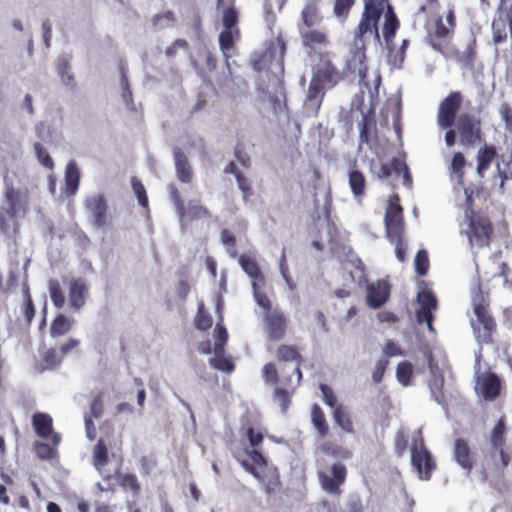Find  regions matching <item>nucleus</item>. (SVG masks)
Listing matches in <instances>:
<instances>
[{
	"instance_id": "nucleus-1",
	"label": "nucleus",
	"mask_w": 512,
	"mask_h": 512,
	"mask_svg": "<svg viewBox=\"0 0 512 512\" xmlns=\"http://www.w3.org/2000/svg\"><path fill=\"white\" fill-rule=\"evenodd\" d=\"M387 0H364V11L357 29L354 32V41L351 55L346 60L344 72L356 73L359 79L366 77L365 42L363 37L370 33L376 41H380L378 22L384 11Z\"/></svg>"
},
{
	"instance_id": "nucleus-2",
	"label": "nucleus",
	"mask_w": 512,
	"mask_h": 512,
	"mask_svg": "<svg viewBox=\"0 0 512 512\" xmlns=\"http://www.w3.org/2000/svg\"><path fill=\"white\" fill-rule=\"evenodd\" d=\"M247 454L251 459L252 464L247 461H243V467L257 479L265 482L269 491L274 490L278 482L276 468L270 466L266 458L258 450L253 449L251 451H247Z\"/></svg>"
},
{
	"instance_id": "nucleus-3",
	"label": "nucleus",
	"mask_w": 512,
	"mask_h": 512,
	"mask_svg": "<svg viewBox=\"0 0 512 512\" xmlns=\"http://www.w3.org/2000/svg\"><path fill=\"white\" fill-rule=\"evenodd\" d=\"M4 199L1 209L10 218H21L27 211V199L19 189L14 186L13 179L6 174L4 176Z\"/></svg>"
},
{
	"instance_id": "nucleus-4",
	"label": "nucleus",
	"mask_w": 512,
	"mask_h": 512,
	"mask_svg": "<svg viewBox=\"0 0 512 512\" xmlns=\"http://www.w3.org/2000/svg\"><path fill=\"white\" fill-rule=\"evenodd\" d=\"M473 305L476 319L471 320V327L475 339L479 344H488L492 341L491 335L495 330L496 323L485 304L474 301Z\"/></svg>"
},
{
	"instance_id": "nucleus-5",
	"label": "nucleus",
	"mask_w": 512,
	"mask_h": 512,
	"mask_svg": "<svg viewBox=\"0 0 512 512\" xmlns=\"http://www.w3.org/2000/svg\"><path fill=\"white\" fill-rule=\"evenodd\" d=\"M460 143L464 147H473L483 141L481 131V120L479 117L464 113L456 121Z\"/></svg>"
},
{
	"instance_id": "nucleus-6",
	"label": "nucleus",
	"mask_w": 512,
	"mask_h": 512,
	"mask_svg": "<svg viewBox=\"0 0 512 512\" xmlns=\"http://www.w3.org/2000/svg\"><path fill=\"white\" fill-rule=\"evenodd\" d=\"M412 466L421 480H429L436 469V462L432 454L424 446L423 439L415 440L411 447Z\"/></svg>"
},
{
	"instance_id": "nucleus-7",
	"label": "nucleus",
	"mask_w": 512,
	"mask_h": 512,
	"mask_svg": "<svg viewBox=\"0 0 512 512\" xmlns=\"http://www.w3.org/2000/svg\"><path fill=\"white\" fill-rule=\"evenodd\" d=\"M462 100V94L459 91H454L440 102L437 124L441 129H448L454 125Z\"/></svg>"
},
{
	"instance_id": "nucleus-8",
	"label": "nucleus",
	"mask_w": 512,
	"mask_h": 512,
	"mask_svg": "<svg viewBox=\"0 0 512 512\" xmlns=\"http://www.w3.org/2000/svg\"><path fill=\"white\" fill-rule=\"evenodd\" d=\"M84 206L92 224L98 229H106L108 205L105 197L101 194L89 195L85 199Z\"/></svg>"
},
{
	"instance_id": "nucleus-9",
	"label": "nucleus",
	"mask_w": 512,
	"mask_h": 512,
	"mask_svg": "<svg viewBox=\"0 0 512 512\" xmlns=\"http://www.w3.org/2000/svg\"><path fill=\"white\" fill-rule=\"evenodd\" d=\"M402 207L399 204L398 195L394 194L389 199V205L386 209L384 222L386 228V236L399 239V234H403L404 224L402 217Z\"/></svg>"
},
{
	"instance_id": "nucleus-10",
	"label": "nucleus",
	"mask_w": 512,
	"mask_h": 512,
	"mask_svg": "<svg viewBox=\"0 0 512 512\" xmlns=\"http://www.w3.org/2000/svg\"><path fill=\"white\" fill-rule=\"evenodd\" d=\"M264 328L267 337L272 341L281 340L286 332L287 318L279 308L262 313Z\"/></svg>"
},
{
	"instance_id": "nucleus-11",
	"label": "nucleus",
	"mask_w": 512,
	"mask_h": 512,
	"mask_svg": "<svg viewBox=\"0 0 512 512\" xmlns=\"http://www.w3.org/2000/svg\"><path fill=\"white\" fill-rule=\"evenodd\" d=\"M311 79L316 80L318 85L324 86V89H331L337 85L342 76L329 59L321 58L313 69Z\"/></svg>"
},
{
	"instance_id": "nucleus-12",
	"label": "nucleus",
	"mask_w": 512,
	"mask_h": 512,
	"mask_svg": "<svg viewBox=\"0 0 512 512\" xmlns=\"http://www.w3.org/2000/svg\"><path fill=\"white\" fill-rule=\"evenodd\" d=\"M505 423L502 419H499L494 426L491 434L490 445L492 449L491 458L493 464L499 468H505L508 465V456L504 454V435H505Z\"/></svg>"
},
{
	"instance_id": "nucleus-13",
	"label": "nucleus",
	"mask_w": 512,
	"mask_h": 512,
	"mask_svg": "<svg viewBox=\"0 0 512 512\" xmlns=\"http://www.w3.org/2000/svg\"><path fill=\"white\" fill-rule=\"evenodd\" d=\"M322 488L330 494H340V486L346 479V467L341 463H334L330 472H319Z\"/></svg>"
},
{
	"instance_id": "nucleus-14",
	"label": "nucleus",
	"mask_w": 512,
	"mask_h": 512,
	"mask_svg": "<svg viewBox=\"0 0 512 512\" xmlns=\"http://www.w3.org/2000/svg\"><path fill=\"white\" fill-rule=\"evenodd\" d=\"M392 174L397 177H402L403 185L408 190L412 188L413 180L409 172V168L404 160L400 158H393L390 163L382 164L379 172L377 173V177L388 178Z\"/></svg>"
},
{
	"instance_id": "nucleus-15",
	"label": "nucleus",
	"mask_w": 512,
	"mask_h": 512,
	"mask_svg": "<svg viewBox=\"0 0 512 512\" xmlns=\"http://www.w3.org/2000/svg\"><path fill=\"white\" fill-rule=\"evenodd\" d=\"M325 93L326 89H324V86L318 85L316 80H310L303 104L304 112L307 117H314L317 115Z\"/></svg>"
},
{
	"instance_id": "nucleus-16",
	"label": "nucleus",
	"mask_w": 512,
	"mask_h": 512,
	"mask_svg": "<svg viewBox=\"0 0 512 512\" xmlns=\"http://www.w3.org/2000/svg\"><path fill=\"white\" fill-rule=\"evenodd\" d=\"M469 229L467 236L470 244L473 245V239L478 247L488 244V239L492 233V227L486 219L474 218L469 219Z\"/></svg>"
},
{
	"instance_id": "nucleus-17",
	"label": "nucleus",
	"mask_w": 512,
	"mask_h": 512,
	"mask_svg": "<svg viewBox=\"0 0 512 512\" xmlns=\"http://www.w3.org/2000/svg\"><path fill=\"white\" fill-rule=\"evenodd\" d=\"M390 295L389 284L385 280H377L367 286L366 301L370 308L378 309L385 304Z\"/></svg>"
},
{
	"instance_id": "nucleus-18",
	"label": "nucleus",
	"mask_w": 512,
	"mask_h": 512,
	"mask_svg": "<svg viewBox=\"0 0 512 512\" xmlns=\"http://www.w3.org/2000/svg\"><path fill=\"white\" fill-rule=\"evenodd\" d=\"M68 288L69 304L74 310L78 311L86 303V298L89 290L88 284L84 278L77 277L69 282Z\"/></svg>"
},
{
	"instance_id": "nucleus-19",
	"label": "nucleus",
	"mask_w": 512,
	"mask_h": 512,
	"mask_svg": "<svg viewBox=\"0 0 512 512\" xmlns=\"http://www.w3.org/2000/svg\"><path fill=\"white\" fill-rule=\"evenodd\" d=\"M454 461L469 475L473 470V453L468 442L462 438L454 441L452 451Z\"/></svg>"
},
{
	"instance_id": "nucleus-20",
	"label": "nucleus",
	"mask_w": 512,
	"mask_h": 512,
	"mask_svg": "<svg viewBox=\"0 0 512 512\" xmlns=\"http://www.w3.org/2000/svg\"><path fill=\"white\" fill-rule=\"evenodd\" d=\"M428 366L431 372V379L429 382L431 397L436 403L444 407L445 397L442 391L444 378L440 373V370L437 367V365L433 363V359L431 356L428 357Z\"/></svg>"
},
{
	"instance_id": "nucleus-21",
	"label": "nucleus",
	"mask_w": 512,
	"mask_h": 512,
	"mask_svg": "<svg viewBox=\"0 0 512 512\" xmlns=\"http://www.w3.org/2000/svg\"><path fill=\"white\" fill-rule=\"evenodd\" d=\"M221 91L231 98L243 94L247 89V83L241 77H234L227 66V74L218 82Z\"/></svg>"
},
{
	"instance_id": "nucleus-22",
	"label": "nucleus",
	"mask_w": 512,
	"mask_h": 512,
	"mask_svg": "<svg viewBox=\"0 0 512 512\" xmlns=\"http://www.w3.org/2000/svg\"><path fill=\"white\" fill-rule=\"evenodd\" d=\"M500 388V379L493 373L486 374L477 379V390L485 400H494L500 394Z\"/></svg>"
},
{
	"instance_id": "nucleus-23",
	"label": "nucleus",
	"mask_w": 512,
	"mask_h": 512,
	"mask_svg": "<svg viewBox=\"0 0 512 512\" xmlns=\"http://www.w3.org/2000/svg\"><path fill=\"white\" fill-rule=\"evenodd\" d=\"M278 357L285 361V362H294L295 363V366H293L291 369L289 367V365H284V367L282 368V372L284 373L285 370H287V372L289 373L291 371L292 374H296L297 375V378H296V386H298L301 382V379H302V372L300 370V360H301V355L291 346H287V345H281L279 348H278Z\"/></svg>"
},
{
	"instance_id": "nucleus-24",
	"label": "nucleus",
	"mask_w": 512,
	"mask_h": 512,
	"mask_svg": "<svg viewBox=\"0 0 512 512\" xmlns=\"http://www.w3.org/2000/svg\"><path fill=\"white\" fill-rule=\"evenodd\" d=\"M173 154L177 178L183 183H190L192 180V171L187 156L179 148H174Z\"/></svg>"
},
{
	"instance_id": "nucleus-25",
	"label": "nucleus",
	"mask_w": 512,
	"mask_h": 512,
	"mask_svg": "<svg viewBox=\"0 0 512 512\" xmlns=\"http://www.w3.org/2000/svg\"><path fill=\"white\" fill-rule=\"evenodd\" d=\"M387 11L385 13V22L383 26V38L385 40L387 49H390V44H393V38L399 28V21L393 8L390 4H386Z\"/></svg>"
},
{
	"instance_id": "nucleus-26",
	"label": "nucleus",
	"mask_w": 512,
	"mask_h": 512,
	"mask_svg": "<svg viewBox=\"0 0 512 512\" xmlns=\"http://www.w3.org/2000/svg\"><path fill=\"white\" fill-rule=\"evenodd\" d=\"M496 156L497 153L494 146H488L485 144L481 149H479L476 156V171L478 176L483 177L484 172L491 166Z\"/></svg>"
},
{
	"instance_id": "nucleus-27",
	"label": "nucleus",
	"mask_w": 512,
	"mask_h": 512,
	"mask_svg": "<svg viewBox=\"0 0 512 512\" xmlns=\"http://www.w3.org/2000/svg\"><path fill=\"white\" fill-rule=\"evenodd\" d=\"M212 217L211 212L202 205L199 199H191L187 207L185 208V222L187 220H199V219H210ZM186 223L182 228H185Z\"/></svg>"
},
{
	"instance_id": "nucleus-28",
	"label": "nucleus",
	"mask_w": 512,
	"mask_h": 512,
	"mask_svg": "<svg viewBox=\"0 0 512 512\" xmlns=\"http://www.w3.org/2000/svg\"><path fill=\"white\" fill-rule=\"evenodd\" d=\"M452 29L445 26L442 18H438L435 25V30L428 36V43L435 51H441L444 41L450 34Z\"/></svg>"
},
{
	"instance_id": "nucleus-29",
	"label": "nucleus",
	"mask_w": 512,
	"mask_h": 512,
	"mask_svg": "<svg viewBox=\"0 0 512 512\" xmlns=\"http://www.w3.org/2000/svg\"><path fill=\"white\" fill-rule=\"evenodd\" d=\"M239 264L243 271L252 279V281H257L264 285L265 278L261 272V269L257 262L246 255L239 256Z\"/></svg>"
},
{
	"instance_id": "nucleus-30",
	"label": "nucleus",
	"mask_w": 512,
	"mask_h": 512,
	"mask_svg": "<svg viewBox=\"0 0 512 512\" xmlns=\"http://www.w3.org/2000/svg\"><path fill=\"white\" fill-rule=\"evenodd\" d=\"M80 183V171L75 161H70L65 170L66 193L74 195Z\"/></svg>"
},
{
	"instance_id": "nucleus-31",
	"label": "nucleus",
	"mask_w": 512,
	"mask_h": 512,
	"mask_svg": "<svg viewBox=\"0 0 512 512\" xmlns=\"http://www.w3.org/2000/svg\"><path fill=\"white\" fill-rule=\"evenodd\" d=\"M35 432L43 439H47L52 434V418L45 413L37 412L32 418Z\"/></svg>"
},
{
	"instance_id": "nucleus-32",
	"label": "nucleus",
	"mask_w": 512,
	"mask_h": 512,
	"mask_svg": "<svg viewBox=\"0 0 512 512\" xmlns=\"http://www.w3.org/2000/svg\"><path fill=\"white\" fill-rule=\"evenodd\" d=\"M501 164L505 165L509 169H512V149L508 150L506 153L501 154L498 157V161H497V164H496L497 174H498V176L501 179L499 188H500V191L503 193L504 192L505 181L507 179H509V178H512V173L511 172L507 173L501 167Z\"/></svg>"
},
{
	"instance_id": "nucleus-33",
	"label": "nucleus",
	"mask_w": 512,
	"mask_h": 512,
	"mask_svg": "<svg viewBox=\"0 0 512 512\" xmlns=\"http://www.w3.org/2000/svg\"><path fill=\"white\" fill-rule=\"evenodd\" d=\"M311 421L319 437L324 438L328 434V424L325 415L318 404H313L311 409Z\"/></svg>"
},
{
	"instance_id": "nucleus-34",
	"label": "nucleus",
	"mask_w": 512,
	"mask_h": 512,
	"mask_svg": "<svg viewBox=\"0 0 512 512\" xmlns=\"http://www.w3.org/2000/svg\"><path fill=\"white\" fill-rule=\"evenodd\" d=\"M107 460L108 450L103 440L100 439L93 450V464L101 474H103V468L107 464Z\"/></svg>"
},
{
	"instance_id": "nucleus-35",
	"label": "nucleus",
	"mask_w": 512,
	"mask_h": 512,
	"mask_svg": "<svg viewBox=\"0 0 512 512\" xmlns=\"http://www.w3.org/2000/svg\"><path fill=\"white\" fill-rule=\"evenodd\" d=\"M72 320L63 314H59L52 322L50 334L52 337L61 336L69 332Z\"/></svg>"
},
{
	"instance_id": "nucleus-36",
	"label": "nucleus",
	"mask_w": 512,
	"mask_h": 512,
	"mask_svg": "<svg viewBox=\"0 0 512 512\" xmlns=\"http://www.w3.org/2000/svg\"><path fill=\"white\" fill-rule=\"evenodd\" d=\"M349 185L354 196L362 195L366 186V179L363 173L358 170H352L349 173Z\"/></svg>"
},
{
	"instance_id": "nucleus-37",
	"label": "nucleus",
	"mask_w": 512,
	"mask_h": 512,
	"mask_svg": "<svg viewBox=\"0 0 512 512\" xmlns=\"http://www.w3.org/2000/svg\"><path fill=\"white\" fill-rule=\"evenodd\" d=\"M333 418L335 423L344 431L353 433V424L348 413L344 410L342 405H338L333 411Z\"/></svg>"
},
{
	"instance_id": "nucleus-38",
	"label": "nucleus",
	"mask_w": 512,
	"mask_h": 512,
	"mask_svg": "<svg viewBox=\"0 0 512 512\" xmlns=\"http://www.w3.org/2000/svg\"><path fill=\"white\" fill-rule=\"evenodd\" d=\"M210 365L219 371L231 373L235 366L229 357H226L224 353H214V356L209 360Z\"/></svg>"
},
{
	"instance_id": "nucleus-39",
	"label": "nucleus",
	"mask_w": 512,
	"mask_h": 512,
	"mask_svg": "<svg viewBox=\"0 0 512 512\" xmlns=\"http://www.w3.org/2000/svg\"><path fill=\"white\" fill-rule=\"evenodd\" d=\"M48 288L53 305L58 309L62 308L65 304V295L60 283L57 280H50Z\"/></svg>"
},
{
	"instance_id": "nucleus-40",
	"label": "nucleus",
	"mask_w": 512,
	"mask_h": 512,
	"mask_svg": "<svg viewBox=\"0 0 512 512\" xmlns=\"http://www.w3.org/2000/svg\"><path fill=\"white\" fill-rule=\"evenodd\" d=\"M118 482L125 491L132 495H137L140 491V485L134 474H120L117 472Z\"/></svg>"
},
{
	"instance_id": "nucleus-41",
	"label": "nucleus",
	"mask_w": 512,
	"mask_h": 512,
	"mask_svg": "<svg viewBox=\"0 0 512 512\" xmlns=\"http://www.w3.org/2000/svg\"><path fill=\"white\" fill-rule=\"evenodd\" d=\"M374 127L373 120L367 115H363L361 121L358 123L359 129V140L360 144L370 145V138L372 134V128Z\"/></svg>"
},
{
	"instance_id": "nucleus-42",
	"label": "nucleus",
	"mask_w": 512,
	"mask_h": 512,
	"mask_svg": "<svg viewBox=\"0 0 512 512\" xmlns=\"http://www.w3.org/2000/svg\"><path fill=\"white\" fill-rule=\"evenodd\" d=\"M261 283L257 281H252V289H253V298L257 305L265 311H272L271 301L268 296L260 289Z\"/></svg>"
},
{
	"instance_id": "nucleus-43",
	"label": "nucleus",
	"mask_w": 512,
	"mask_h": 512,
	"mask_svg": "<svg viewBox=\"0 0 512 512\" xmlns=\"http://www.w3.org/2000/svg\"><path fill=\"white\" fill-rule=\"evenodd\" d=\"M169 196H170L171 201L174 204V207H175L177 216L179 217L181 226H184V224H185V205L180 197L178 189L173 184H171L169 186Z\"/></svg>"
},
{
	"instance_id": "nucleus-44",
	"label": "nucleus",
	"mask_w": 512,
	"mask_h": 512,
	"mask_svg": "<svg viewBox=\"0 0 512 512\" xmlns=\"http://www.w3.org/2000/svg\"><path fill=\"white\" fill-rule=\"evenodd\" d=\"M413 367L409 362H400L397 366L396 377L403 386H408L412 377Z\"/></svg>"
},
{
	"instance_id": "nucleus-45",
	"label": "nucleus",
	"mask_w": 512,
	"mask_h": 512,
	"mask_svg": "<svg viewBox=\"0 0 512 512\" xmlns=\"http://www.w3.org/2000/svg\"><path fill=\"white\" fill-rule=\"evenodd\" d=\"M301 34L304 45L312 48L316 45L324 44L326 41L325 34L317 30L301 31Z\"/></svg>"
},
{
	"instance_id": "nucleus-46",
	"label": "nucleus",
	"mask_w": 512,
	"mask_h": 512,
	"mask_svg": "<svg viewBox=\"0 0 512 512\" xmlns=\"http://www.w3.org/2000/svg\"><path fill=\"white\" fill-rule=\"evenodd\" d=\"M415 271L419 276H425L429 269V259L426 250H419L414 257Z\"/></svg>"
},
{
	"instance_id": "nucleus-47",
	"label": "nucleus",
	"mask_w": 512,
	"mask_h": 512,
	"mask_svg": "<svg viewBox=\"0 0 512 512\" xmlns=\"http://www.w3.org/2000/svg\"><path fill=\"white\" fill-rule=\"evenodd\" d=\"M303 23L306 27L310 28L317 24V8L314 3H308L301 13Z\"/></svg>"
},
{
	"instance_id": "nucleus-48",
	"label": "nucleus",
	"mask_w": 512,
	"mask_h": 512,
	"mask_svg": "<svg viewBox=\"0 0 512 512\" xmlns=\"http://www.w3.org/2000/svg\"><path fill=\"white\" fill-rule=\"evenodd\" d=\"M223 26L227 31H233L238 34L239 30L236 27L238 22V15L234 8H227L223 12Z\"/></svg>"
},
{
	"instance_id": "nucleus-49",
	"label": "nucleus",
	"mask_w": 512,
	"mask_h": 512,
	"mask_svg": "<svg viewBox=\"0 0 512 512\" xmlns=\"http://www.w3.org/2000/svg\"><path fill=\"white\" fill-rule=\"evenodd\" d=\"M57 71L65 85H71L73 83V73L71 65L67 59H60L57 64Z\"/></svg>"
},
{
	"instance_id": "nucleus-50",
	"label": "nucleus",
	"mask_w": 512,
	"mask_h": 512,
	"mask_svg": "<svg viewBox=\"0 0 512 512\" xmlns=\"http://www.w3.org/2000/svg\"><path fill=\"white\" fill-rule=\"evenodd\" d=\"M417 301L420 304V308L434 310L437 308V300L431 291H422L417 294Z\"/></svg>"
},
{
	"instance_id": "nucleus-51",
	"label": "nucleus",
	"mask_w": 512,
	"mask_h": 512,
	"mask_svg": "<svg viewBox=\"0 0 512 512\" xmlns=\"http://www.w3.org/2000/svg\"><path fill=\"white\" fill-rule=\"evenodd\" d=\"M34 152L36 154L37 159L44 167H46L47 169L54 168V162L52 158L50 157L46 148L41 143L34 144Z\"/></svg>"
},
{
	"instance_id": "nucleus-52",
	"label": "nucleus",
	"mask_w": 512,
	"mask_h": 512,
	"mask_svg": "<svg viewBox=\"0 0 512 512\" xmlns=\"http://www.w3.org/2000/svg\"><path fill=\"white\" fill-rule=\"evenodd\" d=\"M215 343L213 351L214 353H224V346L228 339V333L227 330L221 326L217 325L215 328Z\"/></svg>"
},
{
	"instance_id": "nucleus-53",
	"label": "nucleus",
	"mask_w": 512,
	"mask_h": 512,
	"mask_svg": "<svg viewBox=\"0 0 512 512\" xmlns=\"http://www.w3.org/2000/svg\"><path fill=\"white\" fill-rule=\"evenodd\" d=\"M493 41L498 45L506 39V24L504 20L494 21L492 23Z\"/></svg>"
},
{
	"instance_id": "nucleus-54",
	"label": "nucleus",
	"mask_w": 512,
	"mask_h": 512,
	"mask_svg": "<svg viewBox=\"0 0 512 512\" xmlns=\"http://www.w3.org/2000/svg\"><path fill=\"white\" fill-rule=\"evenodd\" d=\"M274 400L281 406V411L284 413L289 408L291 397L285 389L276 387L274 391Z\"/></svg>"
},
{
	"instance_id": "nucleus-55",
	"label": "nucleus",
	"mask_w": 512,
	"mask_h": 512,
	"mask_svg": "<svg viewBox=\"0 0 512 512\" xmlns=\"http://www.w3.org/2000/svg\"><path fill=\"white\" fill-rule=\"evenodd\" d=\"M121 86L123 89L122 99H123L126 107L129 109H134L132 91L130 89L128 79L123 70L121 73Z\"/></svg>"
},
{
	"instance_id": "nucleus-56",
	"label": "nucleus",
	"mask_w": 512,
	"mask_h": 512,
	"mask_svg": "<svg viewBox=\"0 0 512 512\" xmlns=\"http://www.w3.org/2000/svg\"><path fill=\"white\" fill-rule=\"evenodd\" d=\"M392 46V44H390ZM408 47V40L404 39L402 41V45L400 47V52L393 56L392 47H390L389 53H388V60L394 67H400L404 61V55L405 51Z\"/></svg>"
},
{
	"instance_id": "nucleus-57",
	"label": "nucleus",
	"mask_w": 512,
	"mask_h": 512,
	"mask_svg": "<svg viewBox=\"0 0 512 512\" xmlns=\"http://www.w3.org/2000/svg\"><path fill=\"white\" fill-rule=\"evenodd\" d=\"M319 389L322 393V399L324 403L330 408L335 409L337 407V397L334 394L331 387L326 384H320Z\"/></svg>"
},
{
	"instance_id": "nucleus-58",
	"label": "nucleus",
	"mask_w": 512,
	"mask_h": 512,
	"mask_svg": "<svg viewBox=\"0 0 512 512\" xmlns=\"http://www.w3.org/2000/svg\"><path fill=\"white\" fill-rule=\"evenodd\" d=\"M212 325V321L209 315L204 312L203 303L200 304L198 314L195 320V326L198 330L205 331Z\"/></svg>"
},
{
	"instance_id": "nucleus-59",
	"label": "nucleus",
	"mask_w": 512,
	"mask_h": 512,
	"mask_svg": "<svg viewBox=\"0 0 512 512\" xmlns=\"http://www.w3.org/2000/svg\"><path fill=\"white\" fill-rule=\"evenodd\" d=\"M173 20H174L173 13L170 11H167V12L155 15L152 18V24L155 27L163 29V28L171 26Z\"/></svg>"
},
{
	"instance_id": "nucleus-60",
	"label": "nucleus",
	"mask_w": 512,
	"mask_h": 512,
	"mask_svg": "<svg viewBox=\"0 0 512 512\" xmlns=\"http://www.w3.org/2000/svg\"><path fill=\"white\" fill-rule=\"evenodd\" d=\"M132 187H133L134 194L138 199L139 204L142 207H147L148 206V198L146 196V190H145V187L143 186V184L138 179L133 178L132 179Z\"/></svg>"
},
{
	"instance_id": "nucleus-61",
	"label": "nucleus",
	"mask_w": 512,
	"mask_h": 512,
	"mask_svg": "<svg viewBox=\"0 0 512 512\" xmlns=\"http://www.w3.org/2000/svg\"><path fill=\"white\" fill-rule=\"evenodd\" d=\"M354 4V0H336L334 4V14L341 18L346 17Z\"/></svg>"
},
{
	"instance_id": "nucleus-62",
	"label": "nucleus",
	"mask_w": 512,
	"mask_h": 512,
	"mask_svg": "<svg viewBox=\"0 0 512 512\" xmlns=\"http://www.w3.org/2000/svg\"><path fill=\"white\" fill-rule=\"evenodd\" d=\"M35 452L37 456L43 460H49L54 458L56 453L54 448L42 442L35 444Z\"/></svg>"
},
{
	"instance_id": "nucleus-63",
	"label": "nucleus",
	"mask_w": 512,
	"mask_h": 512,
	"mask_svg": "<svg viewBox=\"0 0 512 512\" xmlns=\"http://www.w3.org/2000/svg\"><path fill=\"white\" fill-rule=\"evenodd\" d=\"M233 33H234V31L224 30L219 35L220 48H221L224 56H226V57H227L226 52L228 50H230L233 46Z\"/></svg>"
},
{
	"instance_id": "nucleus-64",
	"label": "nucleus",
	"mask_w": 512,
	"mask_h": 512,
	"mask_svg": "<svg viewBox=\"0 0 512 512\" xmlns=\"http://www.w3.org/2000/svg\"><path fill=\"white\" fill-rule=\"evenodd\" d=\"M263 377L266 383L276 385L278 382V373L273 363L269 362L264 365Z\"/></svg>"
}]
</instances>
